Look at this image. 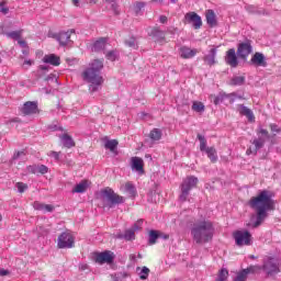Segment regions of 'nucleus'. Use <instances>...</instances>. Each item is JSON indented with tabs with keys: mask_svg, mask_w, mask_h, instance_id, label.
Here are the masks:
<instances>
[{
	"mask_svg": "<svg viewBox=\"0 0 281 281\" xmlns=\"http://www.w3.org/2000/svg\"><path fill=\"white\" fill-rule=\"evenodd\" d=\"M248 205L257 214L252 227H260L268 216L267 212L273 207V193L269 190H262L257 196H252L249 200Z\"/></svg>",
	"mask_w": 281,
	"mask_h": 281,
	"instance_id": "nucleus-1",
	"label": "nucleus"
},
{
	"mask_svg": "<svg viewBox=\"0 0 281 281\" xmlns=\"http://www.w3.org/2000/svg\"><path fill=\"white\" fill-rule=\"evenodd\" d=\"M102 69H104V61L100 59H94L82 72V78L85 82H88L90 85L89 91H91V93H95V91H98L104 82V79L100 76Z\"/></svg>",
	"mask_w": 281,
	"mask_h": 281,
	"instance_id": "nucleus-2",
	"label": "nucleus"
},
{
	"mask_svg": "<svg viewBox=\"0 0 281 281\" xmlns=\"http://www.w3.org/2000/svg\"><path fill=\"white\" fill-rule=\"evenodd\" d=\"M191 235L198 245L210 243L214 236V226L210 221L196 222L193 224Z\"/></svg>",
	"mask_w": 281,
	"mask_h": 281,
	"instance_id": "nucleus-3",
	"label": "nucleus"
},
{
	"mask_svg": "<svg viewBox=\"0 0 281 281\" xmlns=\"http://www.w3.org/2000/svg\"><path fill=\"white\" fill-rule=\"evenodd\" d=\"M101 196L104 207H108L109 210H113V207H116V205L126 203V199H124V196L115 193V191L109 187L101 190Z\"/></svg>",
	"mask_w": 281,
	"mask_h": 281,
	"instance_id": "nucleus-4",
	"label": "nucleus"
},
{
	"mask_svg": "<svg viewBox=\"0 0 281 281\" xmlns=\"http://www.w3.org/2000/svg\"><path fill=\"white\" fill-rule=\"evenodd\" d=\"M196 183H199V178L193 176H190L183 180L181 184V194L179 196V200L182 203L188 201V196H190V190H192V188H196Z\"/></svg>",
	"mask_w": 281,
	"mask_h": 281,
	"instance_id": "nucleus-5",
	"label": "nucleus"
},
{
	"mask_svg": "<svg viewBox=\"0 0 281 281\" xmlns=\"http://www.w3.org/2000/svg\"><path fill=\"white\" fill-rule=\"evenodd\" d=\"M261 269L266 276H278V273H280V263L278 262V259L273 257H267L263 259Z\"/></svg>",
	"mask_w": 281,
	"mask_h": 281,
	"instance_id": "nucleus-6",
	"label": "nucleus"
},
{
	"mask_svg": "<svg viewBox=\"0 0 281 281\" xmlns=\"http://www.w3.org/2000/svg\"><path fill=\"white\" fill-rule=\"evenodd\" d=\"M233 238L237 247L251 245V233L248 231H236L233 233Z\"/></svg>",
	"mask_w": 281,
	"mask_h": 281,
	"instance_id": "nucleus-7",
	"label": "nucleus"
},
{
	"mask_svg": "<svg viewBox=\"0 0 281 281\" xmlns=\"http://www.w3.org/2000/svg\"><path fill=\"white\" fill-rule=\"evenodd\" d=\"M75 245L74 235L71 233L64 232L57 239V247L59 249H71Z\"/></svg>",
	"mask_w": 281,
	"mask_h": 281,
	"instance_id": "nucleus-8",
	"label": "nucleus"
},
{
	"mask_svg": "<svg viewBox=\"0 0 281 281\" xmlns=\"http://www.w3.org/2000/svg\"><path fill=\"white\" fill-rule=\"evenodd\" d=\"M254 52V46H251L250 41H246L244 43L238 44L237 46V56L241 58V60H247L249 55Z\"/></svg>",
	"mask_w": 281,
	"mask_h": 281,
	"instance_id": "nucleus-9",
	"label": "nucleus"
},
{
	"mask_svg": "<svg viewBox=\"0 0 281 281\" xmlns=\"http://www.w3.org/2000/svg\"><path fill=\"white\" fill-rule=\"evenodd\" d=\"M187 23H190L194 30H201L203 26V20L194 12H189L184 15Z\"/></svg>",
	"mask_w": 281,
	"mask_h": 281,
	"instance_id": "nucleus-10",
	"label": "nucleus"
},
{
	"mask_svg": "<svg viewBox=\"0 0 281 281\" xmlns=\"http://www.w3.org/2000/svg\"><path fill=\"white\" fill-rule=\"evenodd\" d=\"M225 63L236 69L238 67V56L236 55V48H231L226 52Z\"/></svg>",
	"mask_w": 281,
	"mask_h": 281,
	"instance_id": "nucleus-11",
	"label": "nucleus"
},
{
	"mask_svg": "<svg viewBox=\"0 0 281 281\" xmlns=\"http://www.w3.org/2000/svg\"><path fill=\"white\" fill-rule=\"evenodd\" d=\"M71 34H76L75 30L61 31L57 35L58 43L65 47V45H69L71 43Z\"/></svg>",
	"mask_w": 281,
	"mask_h": 281,
	"instance_id": "nucleus-12",
	"label": "nucleus"
},
{
	"mask_svg": "<svg viewBox=\"0 0 281 281\" xmlns=\"http://www.w3.org/2000/svg\"><path fill=\"white\" fill-rule=\"evenodd\" d=\"M251 144L254 145V147H249L247 150H246V154L247 155H257V153L260 150V148H263L265 147V137H258V138H255Z\"/></svg>",
	"mask_w": 281,
	"mask_h": 281,
	"instance_id": "nucleus-13",
	"label": "nucleus"
},
{
	"mask_svg": "<svg viewBox=\"0 0 281 281\" xmlns=\"http://www.w3.org/2000/svg\"><path fill=\"white\" fill-rule=\"evenodd\" d=\"M250 63L256 65V67H267V57H265V54L262 53H255Z\"/></svg>",
	"mask_w": 281,
	"mask_h": 281,
	"instance_id": "nucleus-14",
	"label": "nucleus"
},
{
	"mask_svg": "<svg viewBox=\"0 0 281 281\" xmlns=\"http://www.w3.org/2000/svg\"><path fill=\"white\" fill-rule=\"evenodd\" d=\"M95 262H99V265H104V262L111 265L113 262V254L111 251L100 252L95 256Z\"/></svg>",
	"mask_w": 281,
	"mask_h": 281,
	"instance_id": "nucleus-15",
	"label": "nucleus"
},
{
	"mask_svg": "<svg viewBox=\"0 0 281 281\" xmlns=\"http://www.w3.org/2000/svg\"><path fill=\"white\" fill-rule=\"evenodd\" d=\"M38 111V104L36 102H26L24 103L22 108L23 115H34V113H37Z\"/></svg>",
	"mask_w": 281,
	"mask_h": 281,
	"instance_id": "nucleus-16",
	"label": "nucleus"
},
{
	"mask_svg": "<svg viewBox=\"0 0 281 281\" xmlns=\"http://www.w3.org/2000/svg\"><path fill=\"white\" fill-rule=\"evenodd\" d=\"M121 190L123 192H126V194H128V196H131L132 199H135V196H137V189L135 188V184H133V182H126L125 184L121 186Z\"/></svg>",
	"mask_w": 281,
	"mask_h": 281,
	"instance_id": "nucleus-17",
	"label": "nucleus"
},
{
	"mask_svg": "<svg viewBox=\"0 0 281 281\" xmlns=\"http://www.w3.org/2000/svg\"><path fill=\"white\" fill-rule=\"evenodd\" d=\"M132 169L136 170L139 175H144V159L139 157L132 158Z\"/></svg>",
	"mask_w": 281,
	"mask_h": 281,
	"instance_id": "nucleus-18",
	"label": "nucleus"
},
{
	"mask_svg": "<svg viewBox=\"0 0 281 281\" xmlns=\"http://www.w3.org/2000/svg\"><path fill=\"white\" fill-rule=\"evenodd\" d=\"M205 19L209 27H216V25H218V21L216 20V13H214V10H207L205 13Z\"/></svg>",
	"mask_w": 281,
	"mask_h": 281,
	"instance_id": "nucleus-19",
	"label": "nucleus"
},
{
	"mask_svg": "<svg viewBox=\"0 0 281 281\" xmlns=\"http://www.w3.org/2000/svg\"><path fill=\"white\" fill-rule=\"evenodd\" d=\"M216 54L217 49L216 48H211L209 54L204 56L203 60L209 65L210 67L216 65Z\"/></svg>",
	"mask_w": 281,
	"mask_h": 281,
	"instance_id": "nucleus-20",
	"label": "nucleus"
},
{
	"mask_svg": "<svg viewBox=\"0 0 281 281\" xmlns=\"http://www.w3.org/2000/svg\"><path fill=\"white\" fill-rule=\"evenodd\" d=\"M238 106H239L240 115H245L248 122H254L256 120V116L254 115V112L251 111V109L245 106L244 104H240Z\"/></svg>",
	"mask_w": 281,
	"mask_h": 281,
	"instance_id": "nucleus-21",
	"label": "nucleus"
},
{
	"mask_svg": "<svg viewBox=\"0 0 281 281\" xmlns=\"http://www.w3.org/2000/svg\"><path fill=\"white\" fill-rule=\"evenodd\" d=\"M149 36H153L155 41H164L166 38V33L159 29V26H155L149 32Z\"/></svg>",
	"mask_w": 281,
	"mask_h": 281,
	"instance_id": "nucleus-22",
	"label": "nucleus"
},
{
	"mask_svg": "<svg viewBox=\"0 0 281 281\" xmlns=\"http://www.w3.org/2000/svg\"><path fill=\"white\" fill-rule=\"evenodd\" d=\"M43 60L47 65H53L54 67H58V65H60V57L56 56L55 54L45 55Z\"/></svg>",
	"mask_w": 281,
	"mask_h": 281,
	"instance_id": "nucleus-23",
	"label": "nucleus"
},
{
	"mask_svg": "<svg viewBox=\"0 0 281 281\" xmlns=\"http://www.w3.org/2000/svg\"><path fill=\"white\" fill-rule=\"evenodd\" d=\"M34 210H38L40 212H54V205L50 204H43L38 201L33 203Z\"/></svg>",
	"mask_w": 281,
	"mask_h": 281,
	"instance_id": "nucleus-24",
	"label": "nucleus"
},
{
	"mask_svg": "<svg viewBox=\"0 0 281 281\" xmlns=\"http://www.w3.org/2000/svg\"><path fill=\"white\" fill-rule=\"evenodd\" d=\"M199 54L196 49H190L188 47L180 48V56L181 58H194Z\"/></svg>",
	"mask_w": 281,
	"mask_h": 281,
	"instance_id": "nucleus-25",
	"label": "nucleus"
},
{
	"mask_svg": "<svg viewBox=\"0 0 281 281\" xmlns=\"http://www.w3.org/2000/svg\"><path fill=\"white\" fill-rule=\"evenodd\" d=\"M89 188V183L87 180H82L79 184L75 186L72 189V194H82L87 192V189Z\"/></svg>",
	"mask_w": 281,
	"mask_h": 281,
	"instance_id": "nucleus-26",
	"label": "nucleus"
},
{
	"mask_svg": "<svg viewBox=\"0 0 281 281\" xmlns=\"http://www.w3.org/2000/svg\"><path fill=\"white\" fill-rule=\"evenodd\" d=\"M105 48H106V38L101 37L100 40L93 43L92 52H102Z\"/></svg>",
	"mask_w": 281,
	"mask_h": 281,
	"instance_id": "nucleus-27",
	"label": "nucleus"
},
{
	"mask_svg": "<svg viewBox=\"0 0 281 281\" xmlns=\"http://www.w3.org/2000/svg\"><path fill=\"white\" fill-rule=\"evenodd\" d=\"M7 38H11V41H19L21 36H23V30L11 31V32H2Z\"/></svg>",
	"mask_w": 281,
	"mask_h": 281,
	"instance_id": "nucleus-28",
	"label": "nucleus"
},
{
	"mask_svg": "<svg viewBox=\"0 0 281 281\" xmlns=\"http://www.w3.org/2000/svg\"><path fill=\"white\" fill-rule=\"evenodd\" d=\"M61 144L65 146V148H74V146H76L74 138H71V136L68 134H64L61 136Z\"/></svg>",
	"mask_w": 281,
	"mask_h": 281,
	"instance_id": "nucleus-29",
	"label": "nucleus"
},
{
	"mask_svg": "<svg viewBox=\"0 0 281 281\" xmlns=\"http://www.w3.org/2000/svg\"><path fill=\"white\" fill-rule=\"evenodd\" d=\"M135 229L128 228L124 234H120L119 238H124V240H135Z\"/></svg>",
	"mask_w": 281,
	"mask_h": 281,
	"instance_id": "nucleus-30",
	"label": "nucleus"
},
{
	"mask_svg": "<svg viewBox=\"0 0 281 281\" xmlns=\"http://www.w3.org/2000/svg\"><path fill=\"white\" fill-rule=\"evenodd\" d=\"M162 234L158 231L149 232L148 245H155L158 238H161Z\"/></svg>",
	"mask_w": 281,
	"mask_h": 281,
	"instance_id": "nucleus-31",
	"label": "nucleus"
},
{
	"mask_svg": "<svg viewBox=\"0 0 281 281\" xmlns=\"http://www.w3.org/2000/svg\"><path fill=\"white\" fill-rule=\"evenodd\" d=\"M136 271H139L138 276L140 280H148V276H150V269H148V267L146 266L143 268L137 267Z\"/></svg>",
	"mask_w": 281,
	"mask_h": 281,
	"instance_id": "nucleus-32",
	"label": "nucleus"
},
{
	"mask_svg": "<svg viewBox=\"0 0 281 281\" xmlns=\"http://www.w3.org/2000/svg\"><path fill=\"white\" fill-rule=\"evenodd\" d=\"M204 153H206L209 159H211L213 164H215V161H218V156L216 155V148L207 147V149Z\"/></svg>",
	"mask_w": 281,
	"mask_h": 281,
	"instance_id": "nucleus-33",
	"label": "nucleus"
},
{
	"mask_svg": "<svg viewBox=\"0 0 281 281\" xmlns=\"http://www.w3.org/2000/svg\"><path fill=\"white\" fill-rule=\"evenodd\" d=\"M232 87H240L245 85V76H234L231 79Z\"/></svg>",
	"mask_w": 281,
	"mask_h": 281,
	"instance_id": "nucleus-34",
	"label": "nucleus"
},
{
	"mask_svg": "<svg viewBox=\"0 0 281 281\" xmlns=\"http://www.w3.org/2000/svg\"><path fill=\"white\" fill-rule=\"evenodd\" d=\"M192 111L195 113H204L205 112V105L201 101H194L191 106Z\"/></svg>",
	"mask_w": 281,
	"mask_h": 281,
	"instance_id": "nucleus-35",
	"label": "nucleus"
},
{
	"mask_svg": "<svg viewBox=\"0 0 281 281\" xmlns=\"http://www.w3.org/2000/svg\"><path fill=\"white\" fill-rule=\"evenodd\" d=\"M117 140L116 139H111V140H106L104 144V148H106V150H111V153H115V149L117 148Z\"/></svg>",
	"mask_w": 281,
	"mask_h": 281,
	"instance_id": "nucleus-36",
	"label": "nucleus"
},
{
	"mask_svg": "<svg viewBox=\"0 0 281 281\" xmlns=\"http://www.w3.org/2000/svg\"><path fill=\"white\" fill-rule=\"evenodd\" d=\"M198 139L200 142L201 153H205L207 150V140L205 139V136L198 134Z\"/></svg>",
	"mask_w": 281,
	"mask_h": 281,
	"instance_id": "nucleus-37",
	"label": "nucleus"
},
{
	"mask_svg": "<svg viewBox=\"0 0 281 281\" xmlns=\"http://www.w3.org/2000/svg\"><path fill=\"white\" fill-rule=\"evenodd\" d=\"M227 278H229V271L226 268H222L215 281H226Z\"/></svg>",
	"mask_w": 281,
	"mask_h": 281,
	"instance_id": "nucleus-38",
	"label": "nucleus"
},
{
	"mask_svg": "<svg viewBox=\"0 0 281 281\" xmlns=\"http://www.w3.org/2000/svg\"><path fill=\"white\" fill-rule=\"evenodd\" d=\"M149 137H150V139H153V142H159V139H161V130H159V128H154V130L149 133Z\"/></svg>",
	"mask_w": 281,
	"mask_h": 281,
	"instance_id": "nucleus-39",
	"label": "nucleus"
},
{
	"mask_svg": "<svg viewBox=\"0 0 281 281\" xmlns=\"http://www.w3.org/2000/svg\"><path fill=\"white\" fill-rule=\"evenodd\" d=\"M125 45L132 47V49H137V40H135V37H130L125 41Z\"/></svg>",
	"mask_w": 281,
	"mask_h": 281,
	"instance_id": "nucleus-40",
	"label": "nucleus"
},
{
	"mask_svg": "<svg viewBox=\"0 0 281 281\" xmlns=\"http://www.w3.org/2000/svg\"><path fill=\"white\" fill-rule=\"evenodd\" d=\"M234 281H247V270H241L238 272Z\"/></svg>",
	"mask_w": 281,
	"mask_h": 281,
	"instance_id": "nucleus-41",
	"label": "nucleus"
},
{
	"mask_svg": "<svg viewBox=\"0 0 281 281\" xmlns=\"http://www.w3.org/2000/svg\"><path fill=\"white\" fill-rule=\"evenodd\" d=\"M105 58L112 63L117 59V50H110L106 53Z\"/></svg>",
	"mask_w": 281,
	"mask_h": 281,
	"instance_id": "nucleus-42",
	"label": "nucleus"
},
{
	"mask_svg": "<svg viewBox=\"0 0 281 281\" xmlns=\"http://www.w3.org/2000/svg\"><path fill=\"white\" fill-rule=\"evenodd\" d=\"M261 266H250L247 269H244L246 271V274L249 276V273H256V271H260Z\"/></svg>",
	"mask_w": 281,
	"mask_h": 281,
	"instance_id": "nucleus-43",
	"label": "nucleus"
},
{
	"mask_svg": "<svg viewBox=\"0 0 281 281\" xmlns=\"http://www.w3.org/2000/svg\"><path fill=\"white\" fill-rule=\"evenodd\" d=\"M49 168L45 165H37V175H47Z\"/></svg>",
	"mask_w": 281,
	"mask_h": 281,
	"instance_id": "nucleus-44",
	"label": "nucleus"
},
{
	"mask_svg": "<svg viewBox=\"0 0 281 281\" xmlns=\"http://www.w3.org/2000/svg\"><path fill=\"white\" fill-rule=\"evenodd\" d=\"M144 8H146L145 2H136L134 4V10H135L136 14H139L142 12V10H144Z\"/></svg>",
	"mask_w": 281,
	"mask_h": 281,
	"instance_id": "nucleus-45",
	"label": "nucleus"
},
{
	"mask_svg": "<svg viewBox=\"0 0 281 281\" xmlns=\"http://www.w3.org/2000/svg\"><path fill=\"white\" fill-rule=\"evenodd\" d=\"M27 172L31 175H38V165H31L26 167Z\"/></svg>",
	"mask_w": 281,
	"mask_h": 281,
	"instance_id": "nucleus-46",
	"label": "nucleus"
},
{
	"mask_svg": "<svg viewBox=\"0 0 281 281\" xmlns=\"http://www.w3.org/2000/svg\"><path fill=\"white\" fill-rule=\"evenodd\" d=\"M15 188H18V191L23 194V192H25V190H27V184L23 183V182H18L15 184Z\"/></svg>",
	"mask_w": 281,
	"mask_h": 281,
	"instance_id": "nucleus-47",
	"label": "nucleus"
},
{
	"mask_svg": "<svg viewBox=\"0 0 281 281\" xmlns=\"http://www.w3.org/2000/svg\"><path fill=\"white\" fill-rule=\"evenodd\" d=\"M144 225V220H138L133 226L132 228H134L136 232H139V229H142V226Z\"/></svg>",
	"mask_w": 281,
	"mask_h": 281,
	"instance_id": "nucleus-48",
	"label": "nucleus"
},
{
	"mask_svg": "<svg viewBox=\"0 0 281 281\" xmlns=\"http://www.w3.org/2000/svg\"><path fill=\"white\" fill-rule=\"evenodd\" d=\"M48 157H54L55 161H59L60 160V153H58V151H49L48 153Z\"/></svg>",
	"mask_w": 281,
	"mask_h": 281,
	"instance_id": "nucleus-49",
	"label": "nucleus"
},
{
	"mask_svg": "<svg viewBox=\"0 0 281 281\" xmlns=\"http://www.w3.org/2000/svg\"><path fill=\"white\" fill-rule=\"evenodd\" d=\"M3 5H5V1L0 2V12H2V14H8V12H10V9Z\"/></svg>",
	"mask_w": 281,
	"mask_h": 281,
	"instance_id": "nucleus-50",
	"label": "nucleus"
},
{
	"mask_svg": "<svg viewBox=\"0 0 281 281\" xmlns=\"http://www.w3.org/2000/svg\"><path fill=\"white\" fill-rule=\"evenodd\" d=\"M270 130L271 132L276 135L277 133H281V128L280 126L276 125V124H270Z\"/></svg>",
	"mask_w": 281,
	"mask_h": 281,
	"instance_id": "nucleus-51",
	"label": "nucleus"
},
{
	"mask_svg": "<svg viewBox=\"0 0 281 281\" xmlns=\"http://www.w3.org/2000/svg\"><path fill=\"white\" fill-rule=\"evenodd\" d=\"M112 10L114 14H120V7L116 3H112Z\"/></svg>",
	"mask_w": 281,
	"mask_h": 281,
	"instance_id": "nucleus-52",
	"label": "nucleus"
},
{
	"mask_svg": "<svg viewBox=\"0 0 281 281\" xmlns=\"http://www.w3.org/2000/svg\"><path fill=\"white\" fill-rule=\"evenodd\" d=\"M159 22L162 23V24L168 23V16H166V15H160V16H159Z\"/></svg>",
	"mask_w": 281,
	"mask_h": 281,
	"instance_id": "nucleus-53",
	"label": "nucleus"
},
{
	"mask_svg": "<svg viewBox=\"0 0 281 281\" xmlns=\"http://www.w3.org/2000/svg\"><path fill=\"white\" fill-rule=\"evenodd\" d=\"M259 133H260V135H263V137H266V138L269 137V132L265 128H260Z\"/></svg>",
	"mask_w": 281,
	"mask_h": 281,
	"instance_id": "nucleus-54",
	"label": "nucleus"
},
{
	"mask_svg": "<svg viewBox=\"0 0 281 281\" xmlns=\"http://www.w3.org/2000/svg\"><path fill=\"white\" fill-rule=\"evenodd\" d=\"M221 102H223V97L222 95L215 97L214 104H221Z\"/></svg>",
	"mask_w": 281,
	"mask_h": 281,
	"instance_id": "nucleus-55",
	"label": "nucleus"
},
{
	"mask_svg": "<svg viewBox=\"0 0 281 281\" xmlns=\"http://www.w3.org/2000/svg\"><path fill=\"white\" fill-rule=\"evenodd\" d=\"M18 43L25 49L27 48V42H25L24 40H18Z\"/></svg>",
	"mask_w": 281,
	"mask_h": 281,
	"instance_id": "nucleus-56",
	"label": "nucleus"
},
{
	"mask_svg": "<svg viewBox=\"0 0 281 281\" xmlns=\"http://www.w3.org/2000/svg\"><path fill=\"white\" fill-rule=\"evenodd\" d=\"M21 155H25V151H18L13 155V159H19V157H21Z\"/></svg>",
	"mask_w": 281,
	"mask_h": 281,
	"instance_id": "nucleus-57",
	"label": "nucleus"
},
{
	"mask_svg": "<svg viewBox=\"0 0 281 281\" xmlns=\"http://www.w3.org/2000/svg\"><path fill=\"white\" fill-rule=\"evenodd\" d=\"M153 3H164V0H151ZM177 0H171V3H176Z\"/></svg>",
	"mask_w": 281,
	"mask_h": 281,
	"instance_id": "nucleus-58",
	"label": "nucleus"
},
{
	"mask_svg": "<svg viewBox=\"0 0 281 281\" xmlns=\"http://www.w3.org/2000/svg\"><path fill=\"white\" fill-rule=\"evenodd\" d=\"M9 273H10V271H8V270H4V269L0 270V276L1 277L8 276Z\"/></svg>",
	"mask_w": 281,
	"mask_h": 281,
	"instance_id": "nucleus-59",
	"label": "nucleus"
},
{
	"mask_svg": "<svg viewBox=\"0 0 281 281\" xmlns=\"http://www.w3.org/2000/svg\"><path fill=\"white\" fill-rule=\"evenodd\" d=\"M72 4H74L76 8H80V0H72Z\"/></svg>",
	"mask_w": 281,
	"mask_h": 281,
	"instance_id": "nucleus-60",
	"label": "nucleus"
},
{
	"mask_svg": "<svg viewBox=\"0 0 281 281\" xmlns=\"http://www.w3.org/2000/svg\"><path fill=\"white\" fill-rule=\"evenodd\" d=\"M24 65H29L31 67V65H34V61L32 59L25 60Z\"/></svg>",
	"mask_w": 281,
	"mask_h": 281,
	"instance_id": "nucleus-61",
	"label": "nucleus"
},
{
	"mask_svg": "<svg viewBox=\"0 0 281 281\" xmlns=\"http://www.w3.org/2000/svg\"><path fill=\"white\" fill-rule=\"evenodd\" d=\"M40 69H42V71H47V66L41 65V66H40Z\"/></svg>",
	"mask_w": 281,
	"mask_h": 281,
	"instance_id": "nucleus-62",
	"label": "nucleus"
},
{
	"mask_svg": "<svg viewBox=\"0 0 281 281\" xmlns=\"http://www.w3.org/2000/svg\"><path fill=\"white\" fill-rule=\"evenodd\" d=\"M88 3H93V4H95V0H88Z\"/></svg>",
	"mask_w": 281,
	"mask_h": 281,
	"instance_id": "nucleus-63",
	"label": "nucleus"
},
{
	"mask_svg": "<svg viewBox=\"0 0 281 281\" xmlns=\"http://www.w3.org/2000/svg\"><path fill=\"white\" fill-rule=\"evenodd\" d=\"M81 269H83V270H85V269H87V265H85V266H81Z\"/></svg>",
	"mask_w": 281,
	"mask_h": 281,
	"instance_id": "nucleus-64",
	"label": "nucleus"
}]
</instances>
